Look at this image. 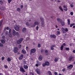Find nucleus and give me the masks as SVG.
<instances>
[{
    "mask_svg": "<svg viewBox=\"0 0 75 75\" xmlns=\"http://www.w3.org/2000/svg\"><path fill=\"white\" fill-rule=\"evenodd\" d=\"M40 24V23L37 21H35L34 23L33 24H31L30 25H29L31 27H34L36 25H39Z\"/></svg>",
    "mask_w": 75,
    "mask_h": 75,
    "instance_id": "nucleus-1",
    "label": "nucleus"
},
{
    "mask_svg": "<svg viewBox=\"0 0 75 75\" xmlns=\"http://www.w3.org/2000/svg\"><path fill=\"white\" fill-rule=\"evenodd\" d=\"M14 28L16 31H18L20 30L19 28V25H16L14 26Z\"/></svg>",
    "mask_w": 75,
    "mask_h": 75,
    "instance_id": "nucleus-2",
    "label": "nucleus"
},
{
    "mask_svg": "<svg viewBox=\"0 0 75 75\" xmlns=\"http://www.w3.org/2000/svg\"><path fill=\"white\" fill-rule=\"evenodd\" d=\"M50 65V63L48 62H46L45 63H43L42 64L43 67H45V66H48Z\"/></svg>",
    "mask_w": 75,
    "mask_h": 75,
    "instance_id": "nucleus-3",
    "label": "nucleus"
},
{
    "mask_svg": "<svg viewBox=\"0 0 75 75\" xmlns=\"http://www.w3.org/2000/svg\"><path fill=\"white\" fill-rule=\"evenodd\" d=\"M40 20H41V24L42 26V27H44V18H40Z\"/></svg>",
    "mask_w": 75,
    "mask_h": 75,
    "instance_id": "nucleus-4",
    "label": "nucleus"
},
{
    "mask_svg": "<svg viewBox=\"0 0 75 75\" xmlns=\"http://www.w3.org/2000/svg\"><path fill=\"white\" fill-rule=\"evenodd\" d=\"M18 48L17 47H14V49L13 50V52L15 53H17L18 52Z\"/></svg>",
    "mask_w": 75,
    "mask_h": 75,
    "instance_id": "nucleus-5",
    "label": "nucleus"
},
{
    "mask_svg": "<svg viewBox=\"0 0 75 75\" xmlns=\"http://www.w3.org/2000/svg\"><path fill=\"white\" fill-rule=\"evenodd\" d=\"M8 35L9 37L11 38L13 37V34L11 33V29H9Z\"/></svg>",
    "mask_w": 75,
    "mask_h": 75,
    "instance_id": "nucleus-6",
    "label": "nucleus"
},
{
    "mask_svg": "<svg viewBox=\"0 0 75 75\" xmlns=\"http://www.w3.org/2000/svg\"><path fill=\"white\" fill-rule=\"evenodd\" d=\"M23 40V38H21L19 40H18L17 42V44H20L22 41Z\"/></svg>",
    "mask_w": 75,
    "mask_h": 75,
    "instance_id": "nucleus-7",
    "label": "nucleus"
},
{
    "mask_svg": "<svg viewBox=\"0 0 75 75\" xmlns=\"http://www.w3.org/2000/svg\"><path fill=\"white\" fill-rule=\"evenodd\" d=\"M35 51H36V50L35 49H33L30 50V54H32V53H34Z\"/></svg>",
    "mask_w": 75,
    "mask_h": 75,
    "instance_id": "nucleus-8",
    "label": "nucleus"
},
{
    "mask_svg": "<svg viewBox=\"0 0 75 75\" xmlns=\"http://www.w3.org/2000/svg\"><path fill=\"white\" fill-rule=\"evenodd\" d=\"M36 71L37 73H38V75H40L41 74L40 70V69H36Z\"/></svg>",
    "mask_w": 75,
    "mask_h": 75,
    "instance_id": "nucleus-9",
    "label": "nucleus"
},
{
    "mask_svg": "<svg viewBox=\"0 0 75 75\" xmlns=\"http://www.w3.org/2000/svg\"><path fill=\"white\" fill-rule=\"evenodd\" d=\"M20 71L22 72H25V71L24 68L21 67L20 68Z\"/></svg>",
    "mask_w": 75,
    "mask_h": 75,
    "instance_id": "nucleus-10",
    "label": "nucleus"
},
{
    "mask_svg": "<svg viewBox=\"0 0 75 75\" xmlns=\"http://www.w3.org/2000/svg\"><path fill=\"white\" fill-rule=\"evenodd\" d=\"M73 67V65L71 64L69 65V66L67 67V68L68 69H71L72 67Z\"/></svg>",
    "mask_w": 75,
    "mask_h": 75,
    "instance_id": "nucleus-11",
    "label": "nucleus"
},
{
    "mask_svg": "<svg viewBox=\"0 0 75 75\" xmlns=\"http://www.w3.org/2000/svg\"><path fill=\"white\" fill-rule=\"evenodd\" d=\"M63 9L65 11H67L68 10L67 7L65 5L63 6Z\"/></svg>",
    "mask_w": 75,
    "mask_h": 75,
    "instance_id": "nucleus-12",
    "label": "nucleus"
},
{
    "mask_svg": "<svg viewBox=\"0 0 75 75\" xmlns=\"http://www.w3.org/2000/svg\"><path fill=\"white\" fill-rule=\"evenodd\" d=\"M13 36H15V35H16V31H15V30H13Z\"/></svg>",
    "mask_w": 75,
    "mask_h": 75,
    "instance_id": "nucleus-13",
    "label": "nucleus"
},
{
    "mask_svg": "<svg viewBox=\"0 0 75 75\" xmlns=\"http://www.w3.org/2000/svg\"><path fill=\"white\" fill-rule=\"evenodd\" d=\"M50 37L51 38H56V35H50Z\"/></svg>",
    "mask_w": 75,
    "mask_h": 75,
    "instance_id": "nucleus-14",
    "label": "nucleus"
},
{
    "mask_svg": "<svg viewBox=\"0 0 75 75\" xmlns=\"http://www.w3.org/2000/svg\"><path fill=\"white\" fill-rule=\"evenodd\" d=\"M23 56H24L23 55V54H21V56H20L19 58V59H20L21 60V59H22L23 58Z\"/></svg>",
    "mask_w": 75,
    "mask_h": 75,
    "instance_id": "nucleus-15",
    "label": "nucleus"
},
{
    "mask_svg": "<svg viewBox=\"0 0 75 75\" xmlns=\"http://www.w3.org/2000/svg\"><path fill=\"white\" fill-rule=\"evenodd\" d=\"M38 59L39 61H42V56H40Z\"/></svg>",
    "mask_w": 75,
    "mask_h": 75,
    "instance_id": "nucleus-16",
    "label": "nucleus"
},
{
    "mask_svg": "<svg viewBox=\"0 0 75 75\" xmlns=\"http://www.w3.org/2000/svg\"><path fill=\"white\" fill-rule=\"evenodd\" d=\"M21 52L23 54H26V51L24 49L22 50Z\"/></svg>",
    "mask_w": 75,
    "mask_h": 75,
    "instance_id": "nucleus-17",
    "label": "nucleus"
},
{
    "mask_svg": "<svg viewBox=\"0 0 75 75\" xmlns=\"http://www.w3.org/2000/svg\"><path fill=\"white\" fill-rule=\"evenodd\" d=\"M11 57H8L7 59V61H8V62H10L11 61Z\"/></svg>",
    "mask_w": 75,
    "mask_h": 75,
    "instance_id": "nucleus-18",
    "label": "nucleus"
},
{
    "mask_svg": "<svg viewBox=\"0 0 75 75\" xmlns=\"http://www.w3.org/2000/svg\"><path fill=\"white\" fill-rule=\"evenodd\" d=\"M23 68H25V69H27V68H28V66L27 65H24Z\"/></svg>",
    "mask_w": 75,
    "mask_h": 75,
    "instance_id": "nucleus-19",
    "label": "nucleus"
},
{
    "mask_svg": "<svg viewBox=\"0 0 75 75\" xmlns=\"http://www.w3.org/2000/svg\"><path fill=\"white\" fill-rule=\"evenodd\" d=\"M67 21H68V25H70V19H67Z\"/></svg>",
    "mask_w": 75,
    "mask_h": 75,
    "instance_id": "nucleus-20",
    "label": "nucleus"
},
{
    "mask_svg": "<svg viewBox=\"0 0 75 75\" xmlns=\"http://www.w3.org/2000/svg\"><path fill=\"white\" fill-rule=\"evenodd\" d=\"M16 36H17V37H20V34H19L18 33V32H17L16 33Z\"/></svg>",
    "mask_w": 75,
    "mask_h": 75,
    "instance_id": "nucleus-21",
    "label": "nucleus"
},
{
    "mask_svg": "<svg viewBox=\"0 0 75 75\" xmlns=\"http://www.w3.org/2000/svg\"><path fill=\"white\" fill-rule=\"evenodd\" d=\"M1 41L2 44H4V43H5V41L3 40H1Z\"/></svg>",
    "mask_w": 75,
    "mask_h": 75,
    "instance_id": "nucleus-22",
    "label": "nucleus"
},
{
    "mask_svg": "<svg viewBox=\"0 0 75 75\" xmlns=\"http://www.w3.org/2000/svg\"><path fill=\"white\" fill-rule=\"evenodd\" d=\"M22 31L23 32V33H25V32L26 31V29H25V28H23Z\"/></svg>",
    "mask_w": 75,
    "mask_h": 75,
    "instance_id": "nucleus-23",
    "label": "nucleus"
},
{
    "mask_svg": "<svg viewBox=\"0 0 75 75\" xmlns=\"http://www.w3.org/2000/svg\"><path fill=\"white\" fill-rule=\"evenodd\" d=\"M61 50H63V49H64V45H62L61 47H60Z\"/></svg>",
    "mask_w": 75,
    "mask_h": 75,
    "instance_id": "nucleus-24",
    "label": "nucleus"
},
{
    "mask_svg": "<svg viewBox=\"0 0 75 75\" xmlns=\"http://www.w3.org/2000/svg\"><path fill=\"white\" fill-rule=\"evenodd\" d=\"M59 8L60 10H61V11H63V9H62V7L61 6H59Z\"/></svg>",
    "mask_w": 75,
    "mask_h": 75,
    "instance_id": "nucleus-25",
    "label": "nucleus"
},
{
    "mask_svg": "<svg viewBox=\"0 0 75 75\" xmlns=\"http://www.w3.org/2000/svg\"><path fill=\"white\" fill-rule=\"evenodd\" d=\"M58 58H56L54 59V61L55 62H57V61H58Z\"/></svg>",
    "mask_w": 75,
    "mask_h": 75,
    "instance_id": "nucleus-26",
    "label": "nucleus"
},
{
    "mask_svg": "<svg viewBox=\"0 0 75 75\" xmlns=\"http://www.w3.org/2000/svg\"><path fill=\"white\" fill-rule=\"evenodd\" d=\"M57 20L58 21L61 22V19L60 18H58L57 19Z\"/></svg>",
    "mask_w": 75,
    "mask_h": 75,
    "instance_id": "nucleus-27",
    "label": "nucleus"
},
{
    "mask_svg": "<svg viewBox=\"0 0 75 75\" xmlns=\"http://www.w3.org/2000/svg\"><path fill=\"white\" fill-rule=\"evenodd\" d=\"M47 73L49 75H52V73H51V72L50 71H48Z\"/></svg>",
    "mask_w": 75,
    "mask_h": 75,
    "instance_id": "nucleus-28",
    "label": "nucleus"
},
{
    "mask_svg": "<svg viewBox=\"0 0 75 75\" xmlns=\"http://www.w3.org/2000/svg\"><path fill=\"white\" fill-rule=\"evenodd\" d=\"M61 23H62V26H64V25H65V23L64 22H61Z\"/></svg>",
    "mask_w": 75,
    "mask_h": 75,
    "instance_id": "nucleus-29",
    "label": "nucleus"
},
{
    "mask_svg": "<svg viewBox=\"0 0 75 75\" xmlns=\"http://www.w3.org/2000/svg\"><path fill=\"white\" fill-rule=\"evenodd\" d=\"M3 1L2 0L0 1V4H3Z\"/></svg>",
    "mask_w": 75,
    "mask_h": 75,
    "instance_id": "nucleus-30",
    "label": "nucleus"
},
{
    "mask_svg": "<svg viewBox=\"0 0 75 75\" xmlns=\"http://www.w3.org/2000/svg\"><path fill=\"white\" fill-rule=\"evenodd\" d=\"M0 8L2 10H4V7H3L2 6L0 7Z\"/></svg>",
    "mask_w": 75,
    "mask_h": 75,
    "instance_id": "nucleus-31",
    "label": "nucleus"
},
{
    "mask_svg": "<svg viewBox=\"0 0 75 75\" xmlns=\"http://www.w3.org/2000/svg\"><path fill=\"white\" fill-rule=\"evenodd\" d=\"M2 23H3V20H1L0 22V27Z\"/></svg>",
    "mask_w": 75,
    "mask_h": 75,
    "instance_id": "nucleus-32",
    "label": "nucleus"
},
{
    "mask_svg": "<svg viewBox=\"0 0 75 75\" xmlns=\"http://www.w3.org/2000/svg\"><path fill=\"white\" fill-rule=\"evenodd\" d=\"M17 11H20V8H18L17 9Z\"/></svg>",
    "mask_w": 75,
    "mask_h": 75,
    "instance_id": "nucleus-33",
    "label": "nucleus"
},
{
    "mask_svg": "<svg viewBox=\"0 0 75 75\" xmlns=\"http://www.w3.org/2000/svg\"><path fill=\"white\" fill-rule=\"evenodd\" d=\"M0 47H3V45L1 43H0Z\"/></svg>",
    "mask_w": 75,
    "mask_h": 75,
    "instance_id": "nucleus-34",
    "label": "nucleus"
},
{
    "mask_svg": "<svg viewBox=\"0 0 75 75\" xmlns=\"http://www.w3.org/2000/svg\"><path fill=\"white\" fill-rule=\"evenodd\" d=\"M8 3H10V2H11L12 0H8Z\"/></svg>",
    "mask_w": 75,
    "mask_h": 75,
    "instance_id": "nucleus-35",
    "label": "nucleus"
},
{
    "mask_svg": "<svg viewBox=\"0 0 75 75\" xmlns=\"http://www.w3.org/2000/svg\"><path fill=\"white\" fill-rule=\"evenodd\" d=\"M57 34L59 35L60 34V32H59V31H57Z\"/></svg>",
    "mask_w": 75,
    "mask_h": 75,
    "instance_id": "nucleus-36",
    "label": "nucleus"
},
{
    "mask_svg": "<svg viewBox=\"0 0 75 75\" xmlns=\"http://www.w3.org/2000/svg\"><path fill=\"white\" fill-rule=\"evenodd\" d=\"M65 30L66 32H68V29L67 28H66Z\"/></svg>",
    "mask_w": 75,
    "mask_h": 75,
    "instance_id": "nucleus-37",
    "label": "nucleus"
},
{
    "mask_svg": "<svg viewBox=\"0 0 75 75\" xmlns=\"http://www.w3.org/2000/svg\"><path fill=\"white\" fill-rule=\"evenodd\" d=\"M39 28V27H38V26H37L36 27V30H38Z\"/></svg>",
    "mask_w": 75,
    "mask_h": 75,
    "instance_id": "nucleus-38",
    "label": "nucleus"
},
{
    "mask_svg": "<svg viewBox=\"0 0 75 75\" xmlns=\"http://www.w3.org/2000/svg\"><path fill=\"white\" fill-rule=\"evenodd\" d=\"M26 25H30L29 23L28 22H27V23H26Z\"/></svg>",
    "mask_w": 75,
    "mask_h": 75,
    "instance_id": "nucleus-39",
    "label": "nucleus"
},
{
    "mask_svg": "<svg viewBox=\"0 0 75 75\" xmlns=\"http://www.w3.org/2000/svg\"><path fill=\"white\" fill-rule=\"evenodd\" d=\"M65 49H66V50H67V51H68V50H69V48H67V47H66Z\"/></svg>",
    "mask_w": 75,
    "mask_h": 75,
    "instance_id": "nucleus-40",
    "label": "nucleus"
},
{
    "mask_svg": "<svg viewBox=\"0 0 75 75\" xmlns=\"http://www.w3.org/2000/svg\"><path fill=\"white\" fill-rule=\"evenodd\" d=\"M72 59V57H71L69 58V61H71V60Z\"/></svg>",
    "mask_w": 75,
    "mask_h": 75,
    "instance_id": "nucleus-41",
    "label": "nucleus"
},
{
    "mask_svg": "<svg viewBox=\"0 0 75 75\" xmlns=\"http://www.w3.org/2000/svg\"><path fill=\"white\" fill-rule=\"evenodd\" d=\"M63 33H66V31H65V30L64 29L63 31H62Z\"/></svg>",
    "mask_w": 75,
    "mask_h": 75,
    "instance_id": "nucleus-42",
    "label": "nucleus"
},
{
    "mask_svg": "<svg viewBox=\"0 0 75 75\" xmlns=\"http://www.w3.org/2000/svg\"><path fill=\"white\" fill-rule=\"evenodd\" d=\"M51 50H54V48L53 47H51Z\"/></svg>",
    "mask_w": 75,
    "mask_h": 75,
    "instance_id": "nucleus-43",
    "label": "nucleus"
},
{
    "mask_svg": "<svg viewBox=\"0 0 75 75\" xmlns=\"http://www.w3.org/2000/svg\"><path fill=\"white\" fill-rule=\"evenodd\" d=\"M18 47L19 48H21V45H19L18 46Z\"/></svg>",
    "mask_w": 75,
    "mask_h": 75,
    "instance_id": "nucleus-44",
    "label": "nucleus"
},
{
    "mask_svg": "<svg viewBox=\"0 0 75 75\" xmlns=\"http://www.w3.org/2000/svg\"><path fill=\"white\" fill-rule=\"evenodd\" d=\"M23 64H24V65L26 64V62H25V61H23Z\"/></svg>",
    "mask_w": 75,
    "mask_h": 75,
    "instance_id": "nucleus-45",
    "label": "nucleus"
},
{
    "mask_svg": "<svg viewBox=\"0 0 75 75\" xmlns=\"http://www.w3.org/2000/svg\"><path fill=\"white\" fill-rule=\"evenodd\" d=\"M70 14L72 16V15L74 14V13L73 12H71L70 13Z\"/></svg>",
    "mask_w": 75,
    "mask_h": 75,
    "instance_id": "nucleus-46",
    "label": "nucleus"
},
{
    "mask_svg": "<svg viewBox=\"0 0 75 75\" xmlns=\"http://www.w3.org/2000/svg\"><path fill=\"white\" fill-rule=\"evenodd\" d=\"M38 47H41V45H40V44H39L38 45Z\"/></svg>",
    "mask_w": 75,
    "mask_h": 75,
    "instance_id": "nucleus-47",
    "label": "nucleus"
},
{
    "mask_svg": "<svg viewBox=\"0 0 75 75\" xmlns=\"http://www.w3.org/2000/svg\"><path fill=\"white\" fill-rule=\"evenodd\" d=\"M4 67V68L6 69L7 68H8V67H7V66L6 65H5Z\"/></svg>",
    "mask_w": 75,
    "mask_h": 75,
    "instance_id": "nucleus-48",
    "label": "nucleus"
},
{
    "mask_svg": "<svg viewBox=\"0 0 75 75\" xmlns=\"http://www.w3.org/2000/svg\"><path fill=\"white\" fill-rule=\"evenodd\" d=\"M5 57H2V60H4V59Z\"/></svg>",
    "mask_w": 75,
    "mask_h": 75,
    "instance_id": "nucleus-49",
    "label": "nucleus"
},
{
    "mask_svg": "<svg viewBox=\"0 0 75 75\" xmlns=\"http://www.w3.org/2000/svg\"><path fill=\"white\" fill-rule=\"evenodd\" d=\"M65 70H66V69H63L62 71H63V72H65Z\"/></svg>",
    "mask_w": 75,
    "mask_h": 75,
    "instance_id": "nucleus-50",
    "label": "nucleus"
},
{
    "mask_svg": "<svg viewBox=\"0 0 75 75\" xmlns=\"http://www.w3.org/2000/svg\"><path fill=\"white\" fill-rule=\"evenodd\" d=\"M26 50H27V51H28V47H26Z\"/></svg>",
    "mask_w": 75,
    "mask_h": 75,
    "instance_id": "nucleus-51",
    "label": "nucleus"
},
{
    "mask_svg": "<svg viewBox=\"0 0 75 75\" xmlns=\"http://www.w3.org/2000/svg\"><path fill=\"white\" fill-rule=\"evenodd\" d=\"M70 6H71V7H73L74 5L71 4L70 5Z\"/></svg>",
    "mask_w": 75,
    "mask_h": 75,
    "instance_id": "nucleus-52",
    "label": "nucleus"
},
{
    "mask_svg": "<svg viewBox=\"0 0 75 75\" xmlns=\"http://www.w3.org/2000/svg\"><path fill=\"white\" fill-rule=\"evenodd\" d=\"M64 30H65V29H64V28H62V31H64Z\"/></svg>",
    "mask_w": 75,
    "mask_h": 75,
    "instance_id": "nucleus-53",
    "label": "nucleus"
},
{
    "mask_svg": "<svg viewBox=\"0 0 75 75\" xmlns=\"http://www.w3.org/2000/svg\"><path fill=\"white\" fill-rule=\"evenodd\" d=\"M54 75H58V74H57V73L55 72H54Z\"/></svg>",
    "mask_w": 75,
    "mask_h": 75,
    "instance_id": "nucleus-54",
    "label": "nucleus"
},
{
    "mask_svg": "<svg viewBox=\"0 0 75 75\" xmlns=\"http://www.w3.org/2000/svg\"><path fill=\"white\" fill-rule=\"evenodd\" d=\"M55 47V45H52V46H51V47Z\"/></svg>",
    "mask_w": 75,
    "mask_h": 75,
    "instance_id": "nucleus-55",
    "label": "nucleus"
},
{
    "mask_svg": "<svg viewBox=\"0 0 75 75\" xmlns=\"http://www.w3.org/2000/svg\"><path fill=\"white\" fill-rule=\"evenodd\" d=\"M6 35H8V32L7 31H6Z\"/></svg>",
    "mask_w": 75,
    "mask_h": 75,
    "instance_id": "nucleus-56",
    "label": "nucleus"
},
{
    "mask_svg": "<svg viewBox=\"0 0 75 75\" xmlns=\"http://www.w3.org/2000/svg\"><path fill=\"white\" fill-rule=\"evenodd\" d=\"M6 28V30H8L9 29V28L8 27H7Z\"/></svg>",
    "mask_w": 75,
    "mask_h": 75,
    "instance_id": "nucleus-57",
    "label": "nucleus"
},
{
    "mask_svg": "<svg viewBox=\"0 0 75 75\" xmlns=\"http://www.w3.org/2000/svg\"><path fill=\"white\" fill-rule=\"evenodd\" d=\"M35 66L36 67H38V64H36L35 65Z\"/></svg>",
    "mask_w": 75,
    "mask_h": 75,
    "instance_id": "nucleus-58",
    "label": "nucleus"
},
{
    "mask_svg": "<svg viewBox=\"0 0 75 75\" xmlns=\"http://www.w3.org/2000/svg\"><path fill=\"white\" fill-rule=\"evenodd\" d=\"M63 45H64V46H66V44L65 43H63Z\"/></svg>",
    "mask_w": 75,
    "mask_h": 75,
    "instance_id": "nucleus-59",
    "label": "nucleus"
},
{
    "mask_svg": "<svg viewBox=\"0 0 75 75\" xmlns=\"http://www.w3.org/2000/svg\"><path fill=\"white\" fill-rule=\"evenodd\" d=\"M72 26H73V25H72V24H71V25H70V27H72Z\"/></svg>",
    "mask_w": 75,
    "mask_h": 75,
    "instance_id": "nucleus-60",
    "label": "nucleus"
},
{
    "mask_svg": "<svg viewBox=\"0 0 75 75\" xmlns=\"http://www.w3.org/2000/svg\"><path fill=\"white\" fill-rule=\"evenodd\" d=\"M73 52H74V53H75V50H73Z\"/></svg>",
    "mask_w": 75,
    "mask_h": 75,
    "instance_id": "nucleus-61",
    "label": "nucleus"
},
{
    "mask_svg": "<svg viewBox=\"0 0 75 75\" xmlns=\"http://www.w3.org/2000/svg\"><path fill=\"white\" fill-rule=\"evenodd\" d=\"M45 52H48V51L47 50H45Z\"/></svg>",
    "mask_w": 75,
    "mask_h": 75,
    "instance_id": "nucleus-62",
    "label": "nucleus"
},
{
    "mask_svg": "<svg viewBox=\"0 0 75 75\" xmlns=\"http://www.w3.org/2000/svg\"><path fill=\"white\" fill-rule=\"evenodd\" d=\"M21 8H23V5H21Z\"/></svg>",
    "mask_w": 75,
    "mask_h": 75,
    "instance_id": "nucleus-63",
    "label": "nucleus"
},
{
    "mask_svg": "<svg viewBox=\"0 0 75 75\" xmlns=\"http://www.w3.org/2000/svg\"><path fill=\"white\" fill-rule=\"evenodd\" d=\"M72 24V25H73H73H75V23H73V24Z\"/></svg>",
    "mask_w": 75,
    "mask_h": 75,
    "instance_id": "nucleus-64",
    "label": "nucleus"
}]
</instances>
